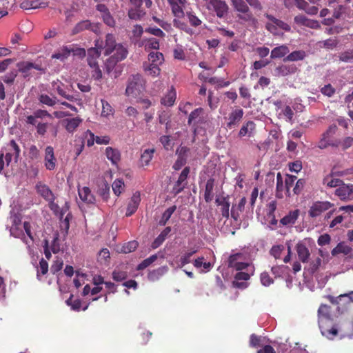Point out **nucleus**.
<instances>
[{
    "label": "nucleus",
    "instance_id": "nucleus-28",
    "mask_svg": "<svg viewBox=\"0 0 353 353\" xmlns=\"http://www.w3.org/2000/svg\"><path fill=\"white\" fill-rule=\"evenodd\" d=\"M300 214L299 210L290 211L287 215L282 218L280 221L283 225H291L295 223Z\"/></svg>",
    "mask_w": 353,
    "mask_h": 353
},
{
    "label": "nucleus",
    "instance_id": "nucleus-49",
    "mask_svg": "<svg viewBox=\"0 0 353 353\" xmlns=\"http://www.w3.org/2000/svg\"><path fill=\"white\" fill-rule=\"evenodd\" d=\"M112 188L117 196H119L125 189V184L122 179H116L114 181Z\"/></svg>",
    "mask_w": 353,
    "mask_h": 353
},
{
    "label": "nucleus",
    "instance_id": "nucleus-10",
    "mask_svg": "<svg viewBox=\"0 0 353 353\" xmlns=\"http://www.w3.org/2000/svg\"><path fill=\"white\" fill-rule=\"evenodd\" d=\"M1 152L5 155L6 165H9L11 163L12 159H14L15 161H17L20 154V148L16 142L12 140L3 148H2Z\"/></svg>",
    "mask_w": 353,
    "mask_h": 353
},
{
    "label": "nucleus",
    "instance_id": "nucleus-12",
    "mask_svg": "<svg viewBox=\"0 0 353 353\" xmlns=\"http://www.w3.org/2000/svg\"><path fill=\"white\" fill-rule=\"evenodd\" d=\"M267 18L270 19V22H268L266 25L267 29L275 35L282 34L281 30L289 31L290 30V26L278 19H276L273 17L267 14Z\"/></svg>",
    "mask_w": 353,
    "mask_h": 353
},
{
    "label": "nucleus",
    "instance_id": "nucleus-33",
    "mask_svg": "<svg viewBox=\"0 0 353 353\" xmlns=\"http://www.w3.org/2000/svg\"><path fill=\"white\" fill-rule=\"evenodd\" d=\"M102 110L101 112V117L110 119V117H113L114 110L112 105L105 100L101 99Z\"/></svg>",
    "mask_w": 353,
    "mask_h": 353
},
{
    "label": "nucleus",
    "instance_id": "nucleus-63",
    "mask_svg": "<svg viewBox=\"0 0 353 353\" xmlns=\"http://www.w3.org/2000/svg\"><path fill=\"white\" fill-rule=\"evenodd\" d=\"M285 250V246L283 245H274L272 248L270 250V253L272 256L276 259H279L281 257V253Z\"/></svg>",
    "mask_w": 353,
    "mask_h": 353
},
{
    "label": "nucleus",
    "instance_id": "nucleus-24",
    "mask_svg": "<svg viewBox=\"0 0 353 353\" xmlns=\"http://www.w3.org/2000/svg\"><path fill=\"white\" fill-rule=\"evenodd\" d=\"M194 265L197 268L200 272L206 273L208 272L214 265V261H205L203 256L199 257L194 262Z\"/></svg>",
    "mask_w": 353,
    "mask_h": 353
},
{
    "label": "nucleus",
    "instance_id": "nucleus-15",
    "mask_svg": "<svg viewBox=\"0 0 353 353\" xmlns=\"http://www.w3.org/2000/svg\"><path fill=\"white\" fill-rule=\"evenodd\" d=\"M69 205L68 203H65V205L62 207L61 210H58V213H55L59 215L60 217L61 223V232L63 236H65L68 234L69 228H70V220L71 219V214L70 212L67 213L65 217L63 219L64 214L68 211Z\"/></svg>",
    "mask_w": 353,
    "mask_h": 353
},
{
    "label": "nucleus",
    "instance_id": "nucleus-56",
    "mask_svg": "<svg viewBox=\"0 0 353 353\" xmlns=\"http://www.w3.org/2000/svg\"><path fill=\"white\" fill-rule=\"evenodd\" d=\"M157 259H158V255L157 254H154V255L150 256L148 259L143 260L137 266V270H143V269L146 268L147 267L150 265L152 263H154Z\"/></svg>",
    "mask_w": 353,
    "mask_h": 353
},
{
    "label": "nucleus",
    "instance_id": "nucleus-54",
    "mask_svg": "<svg viewBox=\"0 0 353 353\" xmlns=\"http://www.w3.org/2000/svg\"><path fill=\"white\" fill-rule=\"evenodd\" d=\"M296 180V176L287 174L285 179V194L290 196V190L293 186L295 181Z\"/></svg>",
    "mask_w": 353,
    "mask_h": 353
},
{
    "label": "nucleus",
    "instance_id": "nucleus-46",
    "mask_svg": "<svg viewBox=\"0 0 353 353\" xmlns=\"http://www.w3.org/2000/svg\"><path fill=\"white\" fill-rule=\"evenodd\" d=\"M148 61L151 63L161 65L164 61L163 55L159 52H152L148 54Z\"/></svg>",
    "mask_w": 353,
    "mask_h": 353
},
{
    "label": "nucleus",
    "instance_id": "nucleus-36",
    "mask_svg": "<svg viewBox=\"0 0 353 353\" xmlns=\"http://www.w3.org/2000/svg\"><path fill=\"white\" fill-rule=\"evenodd\" d=\"M154 148L145 149L141 155L140 163L142 166L148 165L153 157Z\"/></svg>",
    "mask_w": 353,
    "mask_h": 353
},
{
    "label": "nucleus",
    "instance_id": "nucleus-57",
    "mask_svg": "<svg viewBox=\"0 0 353 353\" xmlns=\"http://www.w3.org/2000/svg\"><path fill=\"white\" fill-rule=\"evenodd\" d=\"M216 202L218 205L221 206V211L223 216L228 217L229 216V209H230V203L225 200V199L221 201L217 199Z\"/></svg>",
    "mask_w": 353,
    "mask_h": 353
},
{
    "label": "nucleus",
    "instance_id": "nucleus-50",
    "mask_svg": "<svg viewBox=\"0 0 353 353\" xmlns=\"http://www.w3.org/2000/svg\"><path fill=\"white\" fill-rule=\"evenodd\" d=\"M39 101L44 105L48 106H54L59 101L55 97H50V96L42 94L39 97Z\"/></svg>",
    "mask_w": 353,
    "mask_h": 353
},
{
    "label": "nucleus",
    "instance_id": "nucleus-4",
    "mask_svg": "<svg viewBox=\"0 0 353 353\" xmlns=\"http://www.w3.org/2000/svg\"><path fill=\"white\" fill-rule=\"evenodd\" d=\"M230 266L234 268L236 270L239 271L234 278L233 285L238 288H245L247 284L245 283L250 276L254 273V266L248 263L230 261Z\"/></svg>",
    "mask_w": 353,
    "mask_h": 353
},
{
    "label": "nucleus",
    "instance_id": "nucleus-55",
    "mask_svg": "<svg viewBox=\"0 0 353 353\" xmlns=\"http://www.w3.org/2000/svg\"><path fill=\"white\" fill-rule=\"evenodd\" d=\"M138 243L136 241H132L125 243L121 248V252L123 253H130L136 250Z\"/></svg>",
    "mask_w": 353,
    "mask_h": 353
},
{
    "label": "nucleus",
    "instance_id": "nucleus-1",
    "mask_svg": "<svg viewBox=\"0 0 353 353\" xmlns=\"http://www.w3.org/2000/svg\"><path fill=\"white\" fill-rule=\"evenodd\" d=\"M12 225L10 232L12 236L21 239L26 245L30 254H34L33 236L30 231V225L28 222H21L17 215L10 216Z\"/></svg>",
    "mask_w": 353,
    "mask_h": 353
},
{
    "label": "nucleus",
    "instance_id": "nucleus-19",
    "mask_svg": "<svg viewBox=\"0 0 353 353\" xmlns=\"http://www.w3.org/2000/svg\"><path fill=\"white\" fill-rule=\"evenodd\" d=\"M102 48L101 42L97 41L95 48H91L88 51V62L90 67H95L97 63V59L100 56V50Z\"/></svg>",
    "mask_w": 353,
    "mask_h": 353
},
{
    "label": "nucleus",
    "instance_id": "nucleus-7",
    "mask_svg": "<svg viewBox=\"0 0 353 353\" xmlns=\"http://www.w3.org/2000/svg\"><path fill=\"white\" fill-rule=\"evenodd\" d=\"M231 3L234 9L239 13V19L253 24L256 22V19L250 11L249 7L243 0H231Z\"/></svg>",
    "mask_w": 353,
    "mask_h": 353
},
{
    "label": "nucleus",
    "instance_id": "nucleus-23",
    "mask_svg": "<svg viewBox=\"0 0 353 353\" xmlns=\"http://www.w3.org/2000/svg\"><path fill=\"white\" fill-rule=\"evenodd\" d=\"M176 98V92L175 88L171 86L161 98V103L165 106H172L174 104Z\"/></svg>",
    "mask_w": 353,
    "mask_h": 353
},
{
    "label": "nucleus",
    "instance_id": "nucleus-13",
    "mask_svg": "<svg viewBox=\"0 0 353 353\" xmlns=\"http://www.w3.org/2000/svg\"><path fill=\"white\" fill-rule=\"evenodd\" d=\"M71 53L74 55H79L80 57H84L85 55V51L83 48L74 49L68 46H63L57 52L53 54L52 55V58L64 61L71 54Z\"/></svg>",
    "mask_w": 353,
    "mask_h": 353
},
{
    "label": "nucleus",
    "instance_id": "nucleus-18",
    "mask_svg": "<svg viewBox=\"0 0 353 353\" xmlns=\"http://www.w3.org/2000/svg\"><path fill=\"white\" fill-rule=\"evenodd\" d=\"M189 150L184 146H180L176 150V154L178 156L177 160L173 165V168L178 170L186 163L187 157L188 156Z\"/></svg>",
    "mask_w": 353,
    "mask_h": 353
},
{
    "label": "nucleus",
    "instance_id": "nucleus-51",
    "mask_svg": "<svg viewBox=\"0 0 353 353\" xmlns=\"http://www.w3.org/2000/svg\"><path fill=\"white\" fill-rule=\"evenodd\" d=\"M38 1H25L21 3V8L25 10L36 9L43 7Z\"/></svg>",
    "mask_w": 353,
    "mask_h": 353
},
{
    "label": "nucleus",
    "instance_id": "nucleus-61",
    "mask_svg": "<svg viewBox=\"0 0 353 353\" xmlns=\"http://www.w3.org/2000/svg\"><path fill=\"white\" fill-rule=\"evenodd\" d=\"M63 261L61 258L56 257V260L54 261L51 266L50 270L53 274L61 270L63 268Z\"/></svg>",
    "mask_w": 353,
    "mask_h": 353
},
{
    "label": "nucleus",
    "instance_id": "nucleus-26",
    "mask_svg": "<svg viewBox=\"0 0 353 353\" xmlns=\"http://www.w3.org/2000/svg\"><path fill=\"white\" fill-rule=\"evenodd\" d=\"M185 0H180L174 2H170V5L172 8V12L176 19H181L184 17V12L183 6L184 5Z\"/></svg>",
    "mask_w": 353,
    "mask_h": 353
},
{
    "label": "nucleus",
    "instance_id": "nucleus-11",
    "mask_svg": "<svg viewBox=\"0 0 353 353\" xmlns=\"http://www.w3.org/2000/svg\"><path fill=\"white\" fill-rule=\"evenodd\" d=\"M142 80L140 75H136L132 77L127 85L125 90L126 95L130 98H136L141 92Z\"/></svg>",
    "mask_w": 353,
    "mask_h": 353
},
{
    "label": "nucleus",
    "instance_id": "nucleus-30",
    "mask_svg": "<svg viewBox=\"0 0 353 353\" xmlns=\"http://www.w3.org/2000/svg\"><path fill=\"white\" fill-rule=\"evenodd\" d=\"M82 120L79 118L67 119L63 121V125L68 132H73L80 125Z\"/></svg>",
    "mask_w": 353,
    "mask_h": 353
},
{
    "label": "nucleus",
    "instance_id": "nucleus-14",
    "mask_svg": "<svg viewBox=\"0 0 353 353\" xmlns=\"http://www.w3.org/2000/svg\"><path fill=\"white\" fill-rule=\"evenodd\" d=\"M207 8L214 11L219 18L225 17L228 12V6L222 0H211L207 3Z\"/></svg>",
    "mask_w": 353,
    "mask_h": 353
},
{
    "label": "nucleus",
    "instance_id": "nucleus-60",
    "mask_svg": "<svg viewBox=\"0 0 353 353\" xmlns=\"http://www.w3.org/2000/svg\"><path fill=\"white\" fill-rule=\"evenodd\" d=\"M17 66L20 72L26 73L32 69L33 63L30 61H22L19 63Z\"/></svg>",
    "mask_w": 353,
    "mask_h": 353
},
{
    "label": "nucleus",
    "instance_id": "nucleus-59",
    "mask_svg": "<svg viewBox=\"0 0 353 353\" xmlns=\"http://www.w3.org/2000/svg\"><path fill=\"white\" fill-rule=\"evenodd\" d=\"M196 251V250H193L192 252H187L185 253L184 255H183L179 263H178V267L179 268H182L185 265L189 263L190 262V259L192 257V256L193 255L194 253H195Z\"/></svg>",
    "mask_w": 353,
    "mask_h": 353
},
{
    "label": "nucleus",
    "instance_id": "nucleus-45",
    "mask_svg": "<svg viewBox=\"0 0 353 353\" xmlns=\"http://www.w3.org/2000/svg\"><path fill=\"white\" fill-rule=\"evenodd\" d=\"M352 249L350 246H348L345 243H339L336 247H335L332 250V254L335 256L339 253H343L344 254H348L351 252Z\"/></svg>",
    "mask_w": 353,
    "mask_h": 353
},
{
    "label": "nucleus",
    "instance_id": "nucleus-16",
    "mask_svg": "<svg viewBox=\"0 0 353 353\" xmlns=\"http://www.w3.org/2000/svg\"><path fill=\"white\" fill-rule=\"evenodd\" d=\"M44 166L48 170H54L57 166V159L54 157V149L51 146L46 147L44 155Z\"/></svg>",
    "mask_w": 353,
    "mask_h": 353
},
{
    "label": "nucleus",
    "instance_id": "nucleus-31",
    "mask_svg": "<svg viewBox=\"0 0 353 353\" xmlns=\"http://www.w3.org/2000/svg\"><path fill=\"white\" fill-rule=\"evenodd\" d=\"M294 21L299 25L305 26L312 28L319 26V23L316 21L309 19L305 16L301 14L296 16Z\"/></svg>",
    "mask_w": 353,
    "mask_h": 353
},
{
    "label": "nucleus",
    "instance_id": "nucleus-9",
    "mask_svg": "<svg viewBox=\"0 0 353 353\" xmlns=\"http://www.w3.org/2000/svg\"><path fill=\"white\" fill-rule=\"evenodd\" d=\"M334 207V204L330 201H317L314 202L310 207L308 214L312 218H316Z\"/></svg>",
    "mask_w": 353,
    "mask_h": 353
},
{
    "label": "nucleus",
    "instance_id": "nucleus-21",
    "mask_svg": "<svg viewBox=\"0 0 353 353\" xmlns=\"http://www.w3.org/2000/svg\"><path fill=\"white\" fill-rule=\"evenodd\" d=\"M336 129V125H331L322 134V137L318 144L319 148L324 149L331 145L330 137L335 133Z\"/></svg>",
    "mask_w": 353,
    "mask_h": 353
},
{
    "label": "nucleus",
    "instance_id": "nucleus-44",
    "mask_svg": "<svg viewBox=\"0 0 353 353\" xmlns=\"http://www.w3.org/2000/svg\"><path fill=\"white\" fill-rule=\"evenodd\" d=\"M338 44V41L336 38H330L324 41H321L317 43L319 48H324L327 50L334 49Z\"/></svg>",
    "mask_w": 353,
    "mask_h": 353
},
{
    "label": "nucleus",
    "instance_id": "nucleus-37",
    "mask_svg": "<svg viewBox=\"0 0 353 353\" xmlns=\"http://www.w3.org/2000/svg\"><path fill=\"white\" fill-rule=\"evenodd\" d=\"M159 65H160L157 63H150L148 65L144 66V70L148 75H150L152 77H158L161 73Z\"/></svg>",
    "mask_w": 353,
    "mask_h": 353
},
{
    "label": "nucleus",
    "instance_id": "nucleus-38",
    "mask_svg": "<svg viewBox=\"0 0 353 353\" xmlns=\"http://www.w3.org/2000/svg\"><path fill=\"white\" fill-rule=\"evenodd\" d=\"M323 183L327 188H336L341 185L342 181L332 175H327L323 179Z\"/></svg>",
    "mask_w": 353,
    "mask_h": 353
},
{
    "label": "nucleus",
    "instance_id": "nucleus-27",
    "mask_svg": "<svg viewBox=\"0 0 353 353\" xmlns=\"http://www.w3.org/2000/svg\"><path fill=\"white\" fill-rule=\"evenodd\" d=\"M296 250L300 261L303 263L307 262L310 253L305 244L299 242L296 245Z\"/></svg>",
    "mask_w": 353,
    "mask_h": 353
},
{
    "label": "nucleus",
    "instance_id": "nucleus-47",
    "mask_svg": "<svg viewBox=\"0 0 353 353\" xmlns=\"http://www.w3.org/2000/svg\"><path fill=\"white\" fill-rule=\"evenodd\" d=\"M143 33V28L139 26L136 25L133 27V29L132 30V36H131V40L134 43H138L141 37L142 36Z\"/></svg>",
    "mask_w": 353,
    "mask_h": 353
},
{
    "label": "nucleus",
    "instance_id": "nucleus-58",
    "mask_svg": "<svg viewBox=\"0 0 353 353\" xmlns=\"http://www.w3.org/2000/svg\"><path fill=\"white\" fill-rule=\"evenodd\" d=\"M186 17L190 25L192 26L197 27L202 23L201 20L199 19L193 12H187Z\"/></svg>",
    "mask_w": 353,
    "mask_h": 353
},
{
    "label": "nucleus",
    "instance_id": "nucleus-40",
    "mask_svg": "<svg viewBox=\"0 0 353 353\" xmlns=\"http://www.w3.org/2000/svg\"><path fill=\"white\" fill-rule=\"evenodd\" d=\"M170 232L171 228L170 227L165 228L152 243V248H157L159 246H160L162 244V243L165 240L167 236L169 234Z\"/></svg>",
    "mask_w": 353,
    "mask_h": 353
},
{
    "label": "nucleus",
    "instance_id": "nucleus-53",
    "mask_svg": "<svg viewBox=\"0 0 353 353\" xmlns=\"http://www.w3.org/2000/svg\"><path fill=\"white\" fill-rule=\"evenodd\" d=\"M176 210V206H172L168 208L163 214L162 217L159 221L160 225H164L167 221L170 219L172 214Z\"/></svg>",
    "mask_w": 353,
    "mask_h": 353
},
{
    "label": "nucleus",
    "instance_id": "nucleus-6",
    "mask_svg": "<svg viewBox=\"0 0 353 353\" xmlns=\"http://www.w3.org/2000/svg\"><path fill=\"white\" fill-rule=\"evenodd\" d=\"M46 117L50 118L51 114H49L46 110H37L34 112L32 115L27 117L26 123L28 124L35 126L37 132L39 135L43 136L47 132L48 124L47 123L40 122L38 121V119H42Z\"/></svg>",
    "mask_w": 353,
    "mask_h": 353
},
{
    "label": "nucleus",
    "instance_id": "nucleus-42",
    "mask_svg": "<svg viewBox=\"0 0 353 353\" xmlns=\"http://www.w3.org/2000/svg\"><path fill=\"white\" fill-rule=\"evenodd\" d=\"M306 57V53L303 50H296L289 54L285 58V61H296L303 60Z\"/></svg>",
    "mask_w": 353,
    "mask_h": 353
},
{
    "label": "nucleus",
    "instance_id": "nucleus-22",
    "mask_svg": "<svg viewBox=\"0 0 353 353\" xmlns=\"http://www.w3.org/2000/svg\"><path fill=\"white\" fill-rule=\"evenodd\" d=\"M141 202V194L139 192H136L132 196L127 207L126 216L133 214L137 210Z\"/></svg>",
    "mask_w": 353,
    "mask_h": 353
},
{
    "label": "nucleus",
    "instance_id": "nucleus-29",
    "mask_svg": "<svg viewBox=\"0 0 353 353\" xmlns=\"http://www.w3.org/2000/svg\"><path fill=\"white\" fill-rule=\"evenodd\" d=\"M52 90L57 92L60 96L69 101H73L74 99L72 95L68 94L63 89V84L59 80L54 81L52 83Z\"/></svg>",
    "mask_w": 353,
    "mask_h": 353
},
{
    "label": "nucleus",
    "instance_id": "nucleus-39",
    "mask_svg": "<svg viewBox=\"0 0 353 353\" xmlns=\"http://www.w3.org/2000/svg\"><path fill=\"white\" fill-rule=\"evenodd\" d=\"M145 14V12L140 7L131 8L128 10V17L132 20H140Z\"/></svg>",
    "mask_w": 353,
    "mask_h": 353
},
{
    "label": "nucleus",
    "instance_id": "nucleus-25",
    "mask_svg": "<svg viewBox=\"0 0 353 353\" xmlns=\"http://www.w3.org/2000/svg\"><path fill=\"white\" fill-rule=\"evenodd\" d=\"M78 193L82 201L86 203H94L95 198L88 187H79Z\"/></svg>",
    "mask_w": 353,
    "mask_h": 353
},
{
    "label": "nucleus",
    "instance_id": "nucleus-35",
    "mask_svg": "<svg viewBox=\"0 0 353 353\" xmlns=\"http://www.w3.org/2000/svg\"><path fill=\"white\" fill-rule=\"evenodd\" d=\"M168 267L167 266H162L157 270H154L152 272H150L148 278L149 280L152 281H154L158 280L161 276H162L163 274H165L168 272Z\"/></svg>",
    "mask_w": 353,
    "mask_h": 353
},
{
    "label": "nucleus",
    "instance_id": "nucleus-43",
    "mask_svg": "<svg viewBox=\"0 0 353 353\" xmlns=\"http://www.w3.org/2000/svg\"><path fill=\"white\" fill-rule=\"evenodd\" d=\"M139 46H144L146 50L154 49L157 50L159 48V42L157 39L150 38L148 40H143L139 43Z\"/></svg>",
    "mask_w": 353,
    "mask_h": 353
},
{
    "label": "nucleus",
    "instance_id": "nucleus-48",
    "mask_svg": "<svg viewBox=\"0 0 353 353\" xmlns=\"http://www.w3.org/2000/svg\"><path fill=\"white\" fill-rule=\"evenodd\" d=\"M48 271V264L46 261L41 259L39 262V265L37 268V276L39 281L42 280V276L46 274Z\"/></svg>",
    "mask_w": 353,
    "mask_h": 353
},
{
    "label": "nucleus",
    "instance_id": "nucleus-41",
    "mask_svg": "<svg viewBox=\"0 0 353 353\" xmlns=\"http://www.w3.org/2000/svg\"><path fill=\"white\" fill-rule=\"evenodd\" d=\"M285 192V184H283V180L282 175L280 172L276 174V196L278 198L283 197V192Z\"/></svg>",
    "mask_w": 353,
    "mask_h": 353
},
{
    "label": "nucleus",
    "instance_id": "nucleus-32",
    "mask_svg": "<svg viewBox=\"0 0 353 353\" xmlns=\"http://www.w3.org/2000/svg\"><path fill=\"white\" fill-rule=\"evenodd\" d=\"M105 155L108 159L114 165H116L119 161L121 157L119 151L117 149L112 148V147L106 148Z\"/></svg>",
    "mask_w": 353,
    "mask_h": 353
},
{
    "label": "nucleus",
    "instance_id": "nucleus-8",
    "mask_svg": "<svg viewBox=\"0 0 353 353\" xmlns=\"http://www.w3.org/2000/svg\"><path fill=\"white\" fill-rule=\"evenodd\" d=\"M36 189L37 193L49 203L50 209L54 211V213H58L59 207L54 202V195L49 187L42 183H38L36 185Z\"/></svg>",
    "mask_w": 353,
    "mask_h": 353
},
{
    "label": "nucleus",
    "instance_id": "nucleus-2",
    "mask_svg": "<svg viewBox=\"0 0 353 353\" xmlns=\"http://www.w3.org/2000/svg\"><path fill=\"white\" fill-rule=\"evenodd\" d=\"M318 321L321 332L328 339H334L338 334V326L330 315V307L322 304L318 310Z\"/></svg>",
    "mask_w": 353,
    "mask_h": 353
},
{
    "label": "nucleus",
    "instance_id": "nucleus-17",
    "mask_svg": "<svg viewBox=\"0 0 353 353\" xmlns=\"http://www.w3.org/2000/svg\"><path fill=\"white\" fill-rule=\"evenodd\" d=\"M243 110L241 108L233 109L228 117L225 118L227 126L230 128L236 126L243 118Z\"/></svg>",
    "mask_w": 353,
    "mask_h": 353
},
{
    "label": "nucleus",
    "instance_id": "nucleus-64",
    "mask_svg": "<svg viewBox=\"0 0 353 353\" xmlns=\"http://www.w3.org/2000/svg\"><path fill=\"white\" fill-rule=\"evenodd\" d=\"M66 303L68 305L70 306L73 310H79L81 307V301L79 299H72V296H71L67 301Z\"/></svg>",
    "mask_w": 353,
    "mask_h": 353
},
{
    "label": "nucleus",
    "instance_id": "nucleus-62",
    "mask_svg": "<svg viewBox=\"0 0 353 353\" xmlns=\"http://www.w3.org/2000/svg\"><path fill=\"white\" fill-rule=\"evenodd\" d=\"M173 23H174V26L184 30L188 34H193L192 29L188 27L185 23H182L180 20L174 19L173 21Z\"/></svg>",
    "mask_w": 353,
    "mask_h": 353
},
{
    "label": "nucleus",
    "instance_id": "nucleus-34",
    "mask_svg": "<svg viewBox=\"0 0 353 353\" xmlns=\"http://www.w3.org/2000/svg\"><path fill=\"white\" fill-rule=\"evenodd\" d=\"M290 50L288 47L285 45H281L280 46L274 48L271 52V58L272 59H277L281 58L285 56Z\"/></svg>",
    "mask_w": 353,
    "mask_h": 353
},
{
    "label": "nucleus",
    "instance_id": "nucleus-52",
    "mask_svg": "<svg viewBox=\"0 0 353 353\" xmlns=\"http://www.w3.org/2000/svg\"><path fill=\"white\" fill-rule=\"evenodd\" d=\"M254 128V123L252 121H248L244 124L239 131V136L244 137L250 134Z\"/></svg>",
    "mask_w": 353,
    "mask_h": 353
},
{
    "label": "nucleus",
    "instance_id": "nucleus-20",
    "mask_svg": "<svg viewBox=\"0 0 353 353\" xmlns=\"http://www.w3.org/2000/svg\"><path fill=\"white\" fill-rule=\"evenodd\" d=\"M335 193L341 200L350 199L353 194V185L344 184L342 182L341 185L336 190Z\"/></svg>",
    "mask_w": 353,
    "mask_h": 353
},
{
    "label": "nucleus",
    "instance_id": "nucleus-3",
    "mask_svg": "<svg viewBox=\"0 0 353 353\" xmlns=\"http://www.w3.org/2000/svg\"><path fill=\"white\" fill-rule=\"evenodd\" d=\"M128 51L124 46L121 43H116L114 37L108 34L106 36L105 45V55L112 54L108 60V68L110 69L117 62L125 59Z\"/></svg>",
    "mask_w": 353,
    "mask_h": 353
},
{
    "label": "nucleus",
    "instance_id": "nucleus-5",
    "mask_svg": "<svg viewBox=\"0 0 353 353\" xmlns=\"http://www.w3.org/2000/svg\"><path fill=\"white\" fill-rule=\"evenodd\" d=\"M188 123L194 128V133H199L200 130L209 127V118L203 109L197 108L190 114Z\"/></svg>",
    "mask_w": 353,
    "mask_h": 353
}]
</instances>
